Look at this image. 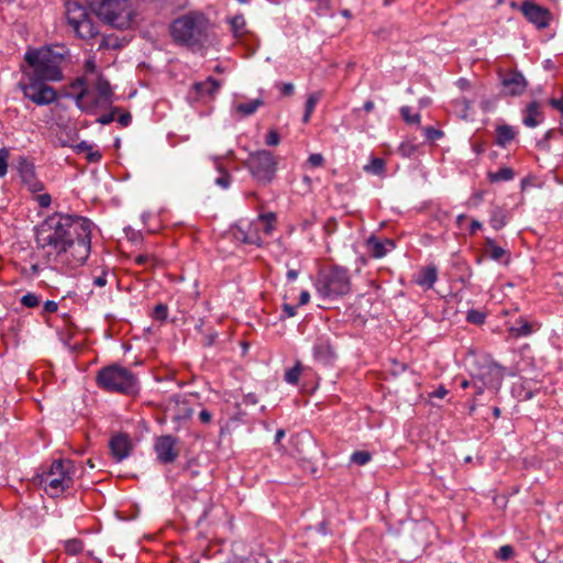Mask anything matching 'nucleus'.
I'll list each match as a JSON object with an SVG mask.
<instances>
[{
    "instance_id": "1",
    "label": "nucleus",
    "mask_w": 563,
    "mask_h": 563,
    "mask_svg": "<svg viewBox=\"0 0 563 563\" xmlns=\"http://www.w3.org/2000/svg\"><path fill=\"white\" fill-rule=\"evenodd\" d=\"M91 228L87 218L56 212L36 228V244L47 263L73 269L89 257Z\"/></svg>"
},
{
    "instance_id": "2",
    "label": "nucleus",
    "mask_w": 563,
    "mask_h": 563,
    "mask_svg": "<svg viewBox=\"0 0 563 563\" xmlns=\"http://www.w3.org/2000/svg\"><path fill=\"white\" fill-rule=\"evenodd\" d=\"M169 33L176 44L200 49L209 42V21L202 13L190 12L174 20Z\"/></svg>"
},
{
    "instance_id": "3",
    "label": "nucleus",
    "mask_w": 563,
    "mask_h": 563,
    "mask_svg": "<svg viewBox=\"0 0 563 563\" xmlns=\"http://www.w3.org/2000/svg\"><path fill=\"white\" fill-rule=\"evenodd\" d=\"M25 60L31 70L25 71V76L46 80L58 81L63 78L62 63L64 55L48 47L29 51L25 54Z\"/></svg>"
},
{
    "instance_id": "4",
    "label": "nucleus",
    "mask_w": 563,
    "mask_h": 563,
    "mask_svg": "<svg viewBox=\"0 0 563 563\" xmlns=\"http://www.w3.org/2000/svg\"><path fill=\"white\" fill-rule=\"evenodd\" d=\"M86 2L104 23L121 30L131 26L134 11L129 0H86Z\"/></svg>"
},
{
    "instance_id": "5",
    "label": "nucleus",
    "mask_w": 563,
    "mask_h": 563,
    "mask_svg": "<svg viewBox=\"0 0 563 563\" xmlns=\"http://www.w3.org/2000/svg\"><path fill=\"white\" fill-rule=\"evenodd\" d=\"M316 289L323 299H336L349 294L351 278L347 269L338 265L322 268L316 282Z\"/></svg>"
},
{
    "instance_id": "6",
    "label": "nucleus",
    "mask_w": 563,
    "mask_h": 563,
    "mask_svg": "<svg viewBox=\"0 0 563 563\" xmlns=\"http://www.w3.org/2000/svg\"><path fill=\"white\" fill-rule=\"evenodd\" d=\"M98 385L108 390L121 394H133L137 388V378L128 368L113 364L101 368L97 375Z\"/></svg>"
},
{
    "instance_id": "7",
    "label": "nucleus",
    "mask_w": 563,
    "mask_h": 563,
    "mask_svg": "<svg viewBox=\"0 0 563 563\" xmlns=\"http://www.w3.org/2000/svg\"><path fill=\"white\" fill-rule=\"evenodd\" d=\"M74 473L75 466L70 460H55L49 470L42 474L41 484L51 497H57L71 486Z\"/></svg>"
},
{
    "instance_id": "8",
    "label": "nucleus",
    "mask_w": 563,
    "mask_h": 563,
    "mask_svg": "<svg viewBox=\"0 0 563 563\" xmlns=\"http://www.w3.org/2000/svg\"><path fill=\"white\" fill-rule=\"evenodd\" d=\"M85 84L86 80L84 78H79L73 85L74 88H81L80 92L76 97V103L81 110L91 111L102 103L111 102L112 89L109 81L102 76H98L93 84V89L98 93V97H95L92 92L85 87Z\"/></svg>"
},
{
    "instance_id": "9",
    "label": "nucleus",
    "mask_w": 563,
    "mask_h": 563,
    "mask_svg": "<svg viewBox=\"0 0 563 563\" xmlns=\"http://www.w3.org/2000/svg\"><path fill=\"white\" fill-rule=\"evenodd\" d=\"M65 8L67 24L78 37L88 41L98 35V27L80 3L67 1Z\"/></svg>"
},
{
    "instance_id": "10",
    "label": "nucleus",
    "mask_w": 563,
    "mask_h": 563,
    "mask_svg": "<svg viewBox=\"0 0 563 563\" xmlns=\"http://www.w3.org/2000/svg\"><path fill=\"white\" fill-rule=\"evenodd\" d=\"M245 166L258 184L268 185L275 177L277 161L271 152L262 150L250 154Z\"/></svg>"
},
{
    "instance_id": "11",
    "label": "nucleus",
    "mask_w": 563,
    "mask_h": 563,
    "mask_svg": "<svg viewBox=\"0 0 563 563\" xmlns=\"http://www.w3.org/2000/svg\"><path fill=\"white\" fill-rule=\"evenodd\" d=\"M25 81L19 84L25 98L37 106H46L57 98L55 89L48 86L46 80L25 76Z\"/></svg>"
},
{
    "instance_id": "12",
    "label": "nucleus",
    "mask_w": 563,
    "mask_h": 563,
    "mask_svg": "<svg viewBox=\"0 0 563 563\" xmlns=\"http://www.w3.org/2000/svg\"><path fill=\"white\" fill-rule=\"evenodd\" d=\"M154 451L162 464H169L179 456L177 439L173 435H162L155 440Z\"/></svg>"
},
{
    "instance_id": "13",
    "label": "nucleus",
    "mask_w": 563,
    "mask_h": 563,
    "mask_svg": "<svg viewBox=\"0 0 563 563\" xmlns=\"http://www.w3.org/2000/svg\"><path fill=\"white\" fill-rule=\"evenodd\" d=\"M520 11L525 18L538 29L548 27L552 20V14L547 8L529 0L522 2Z\"/></svg>"
},
{
    "instance_id": "14",
    "label": "nucleus",
    "mask_w": 563,
    "mask_h": 563,
    "mask_svg": "<svg viewBox=\"0 0 563 563\" xmlns=\"http://www.w3.org/2000/svg\"><path fill=\"white\" fill-rule=\"evenodd\" d=\"M474 379L478 380L486 388L497 390L504 379V369L495 363H487L479 368Z\"/></svg>"
},
{
    "instance_id": "15",
    "label": "nucleus",
    "mask_w": 563,
    "mask_h": 563,
    "mask_svg": "<svg viewBox=\"0 0 563 563\" xmlns=\"http://www.w3.org/2000/svg\"><path fill=\"white\" fill-rule=\"evenodd\" d=\"M111 455L117 462L126 459L132 450V442L130 437L124 433L114 434L109 442Z\"/></svg>"
},
{
    "instance_id": "16",
    "label": "nucleus",
    "mask_w": 563,
    "mask_h": 563,
    "mask_svg": "<svg viewBox=\"0 0 563 563\" xmlns=\"http://www.w3.org/2000/svg\"><path fill=\"white\" fill-rule=\"evenodd\" d=\"M501 85L506 95L520 96L525 92L528 82L521 73L512 70L503 77Z\"/></svg>"
},
{
    "instance_id": "17",
    "label": "nucleus",
    "mask_w": 563,
    "mask_h": 563,
    "mask_svg": "<svg viewBox=\"0 0 563 563\" xmlns=\"http://www.w3.org/2000/svg\"><path fill=\"white\" fill-rule=\"evenodd\" d=\"M172 419L177 422L187 421L194 415V407L186 398H175L168 405Z\"/></svg>"
},
{
    "instance_id": "18",
    "label": "nucleus",
    "mask_w": 563,
    "mask_h": 563,
    "mask_svg": "<svg viewBox=\"0 0 563 563\" xmlns=\"http://www.w3.org/2000/svg\"><path fill=\"white\" fill-rule=\"evenodd\" d=\"M366 245L368 253L375 258L384 257L390 250L395 247V244L391 240H378L375 236H371L367 240Z\"/></svg>"
},
{
    "instance_id": "19",
    "label": "nucleus",
    "mask_w": 563,
    "mask_h": 563,
    "mask_svg": "<svg viewBox=\"0 0 563 563\" xmlns=\"http://www.w3.org/2000/svg\"><path fill=\"white\" fill-rule=\"evenodd\" d=\"M543 119L544 114L541 111L540 103L532 101L525 110L522 122L528 128H536L543 121Z\"/></svg>"
},
{
    "instance_id": "20",
    "label": "nucleus",
    "mask_w": 563,
    "mask_h": 563,
    "mask_svg": "<svg viewBox=\"0 0 563 563\" xmlns=\"http://www.w3.org/2000/svg\"><path fill=\"white\" fill-rule=\"evenodd\" d=\"M314 357L322 362L329 363L334 357V351L330 342L325 339H318L313 347Z\"/></svg>"
},
{
    "instance_id": "21",
    "label": "nucleus",
    "mask_w": 563,
    "mask_h": 563,
    "mask_svg": "<svg viewBox=\"0 0 563 563\" xmlns=\"http://www.w3.org/2000/svg\"><path fill=\"white\" fill-rule=\"evenodd\" d=\"M517 135V132L511 125L500 124L496 128V144L505 147L509 144Z\"/></svg>"
},
{
    "instance_id": "22",
    "label": "nucleus",
    "mask_w": 563,
    "mask_h": 563,
    "mask_svg": "<svg viewBox=\"0 0 563 563\" xmlns=\"http://www.w3.org/2000/svg\"><path fill=\"white\" fill-rule=\"evenodd\" d=\"M438 278V271L434 266L422 268L417 275L416 282L418 285L427 288L433 287Z\"/></svg>"
},
{
    "instance_id": "23",
    "label": "nucleus",
    "mask_w": 563,
    "mask_h": 563,
    "mask_svg": "<svg viewBox=\"0 0 563 563\" xmlns=\"http://www.w3.org/2000/svg\"><path fill=\"white\" fill-rule=\"evenodd\" d=\"M485 253L494 261H501L504 257H507L505 263H508L509 256L507 255V251L501 246H498L494 240L487 238Z\"/></svg>"
},
{
    "instance_id": "24",
    "label": "nucleus",
    "mask_w": 563,
    "mask_h": 563,
    "mask_svg": "<svg viewBox=\"0 0 563 563\" xmlns=\"http://www.w3.org/2000/svg\"><path fill=\"white\" fill-rule=\"evenodd\" d=\"M514 338L528 336L533 332V325L525 319H519L509 328Z\"/></svg>"
},
{
    "instance_id": "25",
    "label": "nucleus",
    "mask_w": 563,
    "mask_h": 563,
    "mask_svg": "<svg viewBox=\"0 0 563 563\" xmlns=\"http://www.w3.org/2000/svg\"><path fill=\"white\" fill-rule=\"evenodd\" d=\"M221 82L212 77H209L207 80L197 82L195 85L196 90L200 95L213 96L220 88Z\"/></svg>"
},
{
    "instance_id": "26",
    "label": "nucleus",
    "mask_w": 563,
    "mask_h": 563,
    "mask_svg": "<svg viewBox=\"0 0 563 563\" xmlns=\"http://www.w3.org/2000/svg\"><path fill=\"white\" fill-rule=\"evenodd\" d=\"M229 23L231 25V31L235 37L240 38L247 33L246 22L242 14H236L230 18Z\"/></svg>"
},
{
    "instance_id": "27",
    "label": "nucleus",
    "mask_w": 563,
    "mask_h": 563,
    "mask_svg": "<svg viewBox=\"0 0 563 563\" xmlns=\"http://www.w3.org/2000/svg\"><path fill=\"white\" fill-rule=\"evenodd\" d=\"M19 173L25 184L33 181L35 178L34 166L23 157L19 162Z\"/></svg>"
},
{
    "instance_id": "28",
    "label": "nucleus",
    "mask_w": 563,
    "mask_h": 563,
    "mask_svg": "<svg viewBox=\"0 0 563 563\" xmlns=\"http://www.w3.org/2000/svg\"><path fill=\"white\" fill-rule=\"evenodd\" d=\"M489 223L495 230L503 229L507 224L506 212L501 208L496 207L492 211Z\"/></svg>"
},
{
    "instance_id": "29",
    "label": "nucleus",
    "mask_w": 563,
    "mask_h": 563,
    "mask_svg": "<svg viewBox=\"0 0 563 563\" xmlns=\"http://www.w3.org/2000/svg\"><path fill=\"white\" fill-rule=\"evenodd\" d=\"M276 218L273 213L260 216L255 223L256 229H262L265 235H271L274 230V222Z\"/></svg>"
},
{
    "instance_id": "30",
    "label": "nucleus",
    "mask_w": 563,
    "mask_h": 563,
    "mask_svg": "<svg viewBox=\"0 0 563 563\" xmlns=\"http://www.w3.org/2000/svg\"><path fill=\"white\" fill-rule=\"evenodd\" d=\"M321 97H322L321 91H316V92H312L311 95H309V97L306 101V111H305V114L302 118V121L305 123L309 122L310 117H311L312 112L314 111V108H316L317 103L319 102V100L321 99Z\"/></svg>"
},
{
    "instance_id": "31",
    "label": "nucleus",
    "mask_w": 563,
    "mask_h": 563,
    "mask_svg": "<svg viewBox=\"0 0 563 563\" xmlns=\"http://www.w3.org/2000/svg\"><path fill=\"white\" fill-rule=\"evenodd\" d=\"M263 103L262 99H254L250 102L238 104L235 109L238 113L246 117L253 114Z\"/></svg>"
},
{
    "instance_id": "32",
    "label": "nucleus",
    "mask_w": 563,
    "mask_h": 563,
    "mask_svg": "<svg viewBox=\"0 0 563 563\" xmlns=\"http://www.w3.org/2000/svg\"><path fill=\"white\" fill-rule=\"evenodd\" d=\"M364 170L373 175L382 176L385 174V161L379 157H374L364 166Z\"/></svg>"
},
{
    "instance_id": "33",
    "label": "nucleus",
    "mask_w": 563,
    "mask_h": 563,
    "mask_svg": "<svg viewBox=\"0 0 563 563\" xmlns=\"http://www.w3.org/2000/svg\"><path fill=\"white\" fill-rule=\"evenodd\" d=\"M515 176L512 168L503 167L496 173H488V178L493 183L511 180Z\"/></svg>"
},
{
    "instance_id": "34",
    "label": "nucleus",
    "mask_w": 563,
    "mask_h": 563,
    "mask_svg": "<svg viewBox=\"0 0 563 563\" xmlns=\"http://www.w3.org/2000/svg\"><path fill=\"white\" fill-rule=\"evenodd\" d=\"M200 501L203 505V507L201 509V515L198 520L199 522H201L202 520H206L208 518L209 512L213 507V505L211 503V497L206 492L200 494Z\"/></svg>"
},
{
    "instance_id": "35",
    "label": "nucleus",
    "mask_w": 563,
    "mask_h": 563,
    "mask_svg": "<svg viewBox=\"0 0 563 563\" xmlns=\"http://www.w3.org/2000/svg\"><path fill=\"white\" fill-rule=\"evenodd\" d=\"M301 371H302L301 364H300V362H297L294 367H291L290 369H288L285 373V380L288 384L296 385L299 380Z\"/></svg>"
},
{
    "instance_id": "36",
    "label": "nucleus",
    "mask_w": 563,
    "mask_h": 563,
    "mask_svg": "<svg viewBox=\"0 0 563 563\" xmlns=\"http://www.w3.org/2000/svg\"><path fill=\"white\" fill-rule=\"evenodd\" d=\"M372 459V455L367 451H356L351 455V462L363 466L367 464Z\"/></svg>"
},
{
    "instance_id": "37",
    "label": "nucleus",
    "mask_w": 563,
    "mask_h": 563,
    "mask_svg": "<svg viewBox=\"0 0 563 563\" xmlns=\"http://www.w3.org/2000/svg\"><path fill=\"white\" fill-rule=\"evenodd\" d=\"M84 544L78 539H70L65 542V551L68 554L76 555L82 551Z\"/></svg>"
},
{
    "instance_id": "38",
    "label": "nucleus",
    "mask_w": 563,
    "mask_h": 563,
    "mask_svg": "<svg viewBox=\"0 0 563 563\" xmlns=\"http://www.w3.org/2000/svg\"><path fill=\"white\" fill-rule=\"evenodd\" d=\"M422 132L428 141H437L443 137L444 135V133L441 130L435 129L433 126H424L422 128Z\"/></svg>"
},
{
    "instance_id": "39",
    "label": "nucleus",
    "mask_w": 563,
    "mask_h": 563,
    "mask_svg": "<svg viewBox=\"0 0 563 563\" xmlns=\"http://www.w3.org/2000/svg\"><path fill=\"white\" fill-rule=\"evenodd\" d=\"M485 313L478 310H470L466 316V320L474 324H482L485 321Z\"/></svg>"
},
{
    "instance_id": "40",
    "label": "nucleus",
    "mask_w": 563,
    "mask_h": 563,
    "mask_svg": "<svg viewBox=\"0 0 563 563\" xmlns=\"http://www.w3.org/2000/svg\"><path fill=\"white\" fill-rule=\"evenodd\" d=\"M400 113H401L402 119L407 123L412 124V123H419L420 122V114H418V113L411 114L409 107H401Z\"/></svg>"
},
{
    "instance_id": "41",
    "label": "nucleus",
    "mask_w": 563,
    "mask_h": 563,
    "mask_svg": "<svg viewBox=\"0 0 563 563\" xmlns=\"http://www.w3.org/2000/svg\"><path fill=\"white\" fill-rule=\"evenodd\" d=\"M9 155L8 148H0V177H3L8 172Z\"/></svg>"
},
{
    "instance_id": "42",
    "label": "nucleus",
    "mask_w": 563,
    "mask_h": 563,
    "mask_svg": "<svg viewBox=\"0 0 563 563\" xmlns=\"http://www.w3.org/2000/svg\"><path fill=\"white\" fill-rule=\"evenodd\" d=\"M21 303L27 308H35L40 305V298L36 295L29 292L21 298Z\"/></svg>"
},
{
    "instance_id": "43",
    "label": "nucleus",
    "mask_w": 563,
    "mask_h": 563,
    "mask_svg": "<svg viewBox=\"0 0 563 563\" xmlns=\"http://www.w3.org/2000/svg\"><path fill=\"white\" fill-rule=\"evenodd\" d=\"M167 306L159 303L154 308L153 318L155 320L164 321L167 318Z\"/></svg>"
},
{
    "instance_id": "44",
    "label": "nucleus",
    "mask_w": 563,
    "mask_h": 563,
    "mask_svg": "<svg viewBox=\"0 0 563 563\" xmlns=\"http://www.w3.org/2000/svg\"><path fill=\"white\" fill-rule=\"evenodd\" d=\"M417 151V145L412 144L411 142L402 143L399 146V152L402 156L410 157L413 155Z\"/></svg>"
},
{
    "instance_id": "45",
    "label": "nucleus",
    "mask_w": 563,
    "mask_h": 563,
    "mask_svg": "<svg viewBox=\"0 0 563 563\" xmlns=\"http://www.w3.org/2000/svg\"><path fill=\"white\" fill-rule=\"evenodd\" d=\"M497 556L503 560L507 561L514 556V548L511 545H503L497 553Z\"/></svg>"
},
{
    "instance_id": "46",
    "label": "nucleus",
    "mask_w": 563,
    "mask_h": 563,
    "mask_svg": "<svg viewBox=\"0 0 563 563\" xmlns=\"http://www.w3.org/2000/svg\"><path fill=\"white\" fill-rule=\"evenodd\" d=\"M280 142V139H279V134L274 131V130H271L267 135H266V140H265V143L268 145V146H276L278 145Z\"/></svg>"
},
{
    "instance_id": "47",
    "label": "nucleus",
    "mask_w": 563,
    "mask_h": 563,
    "mask_svg": "<svg viewBox=\"0 0 563 563\" xmlns=\"http://www.w3.org/2000/svg\"><path fill=\"white\" fill-rule=\"evenodd\" d=\"M118 111L119 109L114 108L110 113L99 117L97 119V122L103 125L111 123L112 121H114Z\"/></svg>"
},
{
    "instance_id": "48",
    "label": "nucleus",
    "mask_w": 563,
    "mask_h": 563,
    "mask_svg": "<svg viewBox=\"0 0 563 563\" xmlns=\"http://www.w3.org/2000/svg\"><path fill=\"white\" fill-rule=\"evenodd\" d=\"M324 158L321 154H311L308 157L307 164L311 167H319L323 164Z\"/></svg>"
},
{
    "instance_id": "49",
    "label": "nucleus",
    "mask_w": 563,
    "mask_h": 563,
    "mask_svg": "<svg viewBox=\"0 0 563 563\" xmlns=\"http://www.w3.org/2000/svg\"><path fill=\"white\" fill-rule=\"evenodd\" d=\"M216 184L222 188H228L231 184V176L228 173H223L220 177L216 179Z\"/></svg>"
},
{
    "instance_id": "50",
    "label": "nucleus",
    "mask_w": 563,
    "mask_h": 563,
    "mask_svg": "<svg viewBox=\"0 0 563 563\" xmlns=\"http://www.w3.org/2000/svg\"><path fill=\"white\" fill-rule=\"evenodd\" d=\"M51 196L48 194H42L37 196V202L42 208H47L51 205Z\"/></svg>"
},
{
    "instance_id": "51",
    "label": "nucleus",
    "mask_w": 563,
    "mask_h": 563,
    "mask_svg": "<svg viewBox=\"0 0 563 563\" xmlns=\"http://www.w3.org/2000/svg\"><path fill=\"white\" fill-rule=\"evenodd\" d=\"M43 309H44V312H46V313H52V312L57 311V309H58V305H57V302H56V301L47 300V301L44 303Z\"/></svg>"
},
{
    "instance_id": "52",
    "label": "nucleus",
    "mask_w": 563,
    "mask_h": 563,
    "mask_svg": "<svg viewBox=\"0 0 563 563\" xmlns=\"http://www.w3.org/2000/svg\"><path fill=\"white\" fill-rule=\"evenodd\" d=\"M131 120H132V117H131L130 112H123L118 118V122L120 123L121 126H128L131 123Z\"/></svg>"
},
{
    "instance_id": "53",
    "label": "nucleus",
    "mask_w": 563,
    "mask_h": 563,
    "mask_svg": "<svg viewBox=\"0 0 563 563\" xmlns=\"http://www.w3.org/2000/svg\"><path fill=\"white\" fill-rule=\"evenodd\" d=\"M33 192L41 191L43 189L42 183H40L36 178L33 181L26 184Z\"/></svg>"
},
{
    "instance_id": "54",
    "label": "nucleus",
    "mask_w": 563,
    "mask_h": 563,
    "mask_svg": "<svg viewBox=\"0 0 563 563\" xmlns=\"http://www.w3.org/2000/svg\"><path fill=\"white\" fill-rule=\"evenodd\" d=\"M283 311L285 312L286 317L290 318L296 314V307H294L289 303H284Z\"/></svg>"
},
{
    "instance_id": "55",
    "label": "nucleus",
    "mask_w": 563,
    "mask_h": 563,
    "mask_svg": "<svg viewBox=\"0 0 563 563\" xmlns=\"http://www.w3.org/2000/svg\"><path fill=\"white\" fill-rule=\"evenodd\" d=\"M199 419L202 423H209L212 419V416L208 410L203 409L199 412Z\"/></svg>"
},
{
    "instance_id": "56",
    "label": "nucleus",
    "mask_w": 563,
    "mask_h": 563,
    "mask_svg": "<svg viewBox=\"0 0 563 563\" xmlns=\"http://www.w3.org/2000/svg\"><path fill=\"white\" fill-rule=\"evenodd\" d=\"M244 242L247 243V244H256V245H261L262 243V240L260 236H252V235H246L244 238Z\"/></svg>"
},
{
    "instance_id": "57",
    "label": "nucleus",
    "mask_w": 563,
    "mask_h": 563,
    "mask_svg": "<svg viewBox=\"0 0 563 563\" xmlns=\"http://www.w3.org/2000/svg\"><path fill=\"white\" fill-rule=\"evenodd\" d=\"M93 284L98 287H103L107 284V277L106 274H102L100 276H97L93 278Z\"/></svg>"
},
{
    "instance_id": "58",
    "label": "nucleus",
    "mask_w": 563,
    "mask_h": 563,
    "mask_svg": "<svg viewBox=\"0 0 563 563\" xmlns=\"http://www.w3.org/2000/svg\"><path fill=\"white\" fill-rule=\"evenodd\" d=\"M310 300V294L307 290L301 291L300 298H299V305L303 306L307 305Z\"/></svg>"
},
{
    "instance_id": "59",
    "label": "nucleus",
    "mask_w": 563,
    "mask_h": 563,
    "mask_svg": "<svg viewBox=\"0 0 563 563\" xmlns=\"http://www.w3.org/2000/svg\"><path fill=\"white\" fill-rule=\"evenodd\" d=\"M282 92L285 96H290L294 92V85L292 84H284L282 86Z\"/></svg>"
},
{
    "instance_id": "60",
    "label": "nucleus",
    "mask_w": 563,
    "mask_h": 563,
    "mask_svg": "<svg viewBox=\"0 0 563 563\" xmlns=\"http://www.w3.org/2000/svg\"><path fill=\"white\" fill-rule=\"evenodd\" d=\"M446 395H448V390H446L443 386L439 387V388H438V389L432 394V396H433V397H438V398H443V397H445Z\"/></svg>"
},
{
    "instance_id": "61",
    "label": "nucleus",
    "mask_w": 563,
    "mask_h": 563,
    "mask_svg": "<svg viewBox=\"0 0 563 563\" xmlns=\"http://www.w3.org/2000/svg\"><path fill=\"white\" fill-rule=\"evenodd\" d=\"M481 228H482V223L477 220H473L471 223V229H470L471 234L476 233V231L479 230Z\"/></svg>"
},
{
    "instance_id": "62",
    "label": "nucleus",
    "mask_w": 563,
    "mask_h": 563,
    "mask_svg": "<svg viewBox=\"0 0 563 563\" xmlns=\"http://www.w3.org/2000/svg\"><path fill=\"white\" fill-rule=\"evenodd\" d=\"M101 158V154L99 152H91L88 154V159L90 162H97Z\"/></svg>"
},
{
    "instance_id": "63",
    "label": "nucleus",
    "mask_w": 563,
    "mask_h": 563,
    "mask_svg": "<svg viewBox=\"0 0 563 563\" xmlns=\"http://www.w3.org/2000/svg\"><path fill=\"white\" fill-rule=\"evenodd\" d=\"M150 260V257L147 255H139L135 257V262L139 264V265H144L145 263H147Z\"/></svg>"
},
{
    "instance_id": "64",
    "label": "nucleus",
    "mask_w": 563,
    "mask_h": 563,
    "mask_svg": "<svg viewBox=\"0 0 563 563\" xmlns=\"http://www.w3.org/2000/svg\"><path fill=\"white\" fill-rule=\"evenodd\" d=\"M297 277H298V271H296V269H289V271L287 272V278H288L289 280H295Z\"/></svg>"
}]
</instances>
